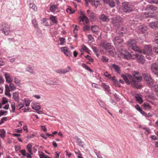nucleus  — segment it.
<instances>
[{
	"mask_svg": "<svg viewBox=\"0 0 158 158\" xmlns=\"http://www.w3.org/2000/svg\"><path fill=\"white\" fill-rule=\"evenodd\" d=\"M132 74L133 76L131 74H126L121 75V77L127 85L131 84L136 88H139L141 85L138 82L141 81L142 77L139 76L138 72L134 71L132 72Z\"/></svg>",
	"mask_w": 158,
	"mask_h": 158,
	"instance_id": "1",
	"label": "nucleus"
},
{
	"mask_svg": "<svg viewBox=\"0 0 158 158\" xmlns=\"http://www.w3.org/2000/svg\"><path fill=\"white\" fill-rule=\"evenodd\" d=\"M147 11L144 13V15L146 17H151L153 15L152 14L154 13V11L157 10V7L153 6L152 5H148L147 7Z\"/></svg>",
	"mask_w": 158,
	"mask_h": 158,
	"instance_id": "2",
	"label": "nucleus"
},
{
	"mask_svg": "<svg viewBox=\"0 0 158 158\" xmlns=\"http://www.w3.org/2000/svg\"><path fill=\"white\" fill-rule=\"evenodd\" d=\"M123 7V10L125 12H132L134 10V6L128 2H124L122 3Z\"/></svg>",
	"mask_w": 158,
	"mask_h": 158,
	"instance_id": "3",
	"label": "nucleus"
},
{
	"mask_svg": "<svg viewBox=\"0 0 158 158\" xmlns=\"http://www.w3.org/2000/svg\"><path fill=\"white\" fill-rule=\"evenodd\" d=\"M0 31L6 35L9 34L10 32V28L9 25L6 24H0Z\"/></svg>",
	"mask_w": 158,
	"mask_h": 158,
	"instance_id": "4",
	"label": "nucleus"
},
{
	"mask_svg": "<svg viewBox=\"0 0 158 158\" xmlns=\"http://www.w3.org/2000/svg\"><path fill=\"white\" fill-rule=\"evenodd\" d=\"M114 44L118 48V47L120 45L121 49H122V43L123 42V40L119 36H116L114 37L113 40Z\"/></svg>",
	"mask_w": 158,
	"mask_h": 158,
	"instance_id": "5",
	"label": "nucleus"
},
{
	"mask_svg": "<svg viewBox=\"0 0 158 158\" xmlns=\"http://www.w3.org/2000/svg\"><path fill=\"white\" fill-rule=\"evenodd\" d=\"M144 80L147 82V83L151 86L153 84L154 82L152 79L150 77V76L148 74L144 73L143 74Z\"/></svg>",
	"mask_w": 158,
	"mask_h": 158,
	"instance_id": "6",
	"label": "nucleus"
},
{
	"mask_svg": "<svg viewBox=\"0 0 158 158\" xmlns=\"http://www.w3.org/2000/svg\"><path fill=\"white\" fill-rule=\"evenodd\" d=\"M122 21V19L119 16H116L112 19V23L115 26L120 25Z\"/></svg>",
	"mask_w": 158,
	"mask_h": 158,
	"instance_id": "7",
	"label": "nucleus"
},
{
	"mask_svg": "<svg viewBox=\"0 0 158 158\" xmlns=\"http://www.w3.org/2000/svg\"><path fill=\"white\" fill-rule=\"evenodd\" d=\"M142 52L145 54L151 55L152 54V50L151 47L149 45H146L142 50Z\"/></svg>",
	"mask_w": 158,
	"mask_h": 158,
	"instance_id": "8",
	"label": "nucleus"
},
{
	"mask_svg": "<svg viewBox=\"0 0 158 158\" xmlns=\"http://www.w3.org/2000/svg\"><path fill=\"white\" fill-rule=\"evenodd\" d=\"M138 32L139 33L146 34L148 33V28L144 25H140L138 27Z\"/></svg>",
	"mask_w": 158,
	"mask_h": 158,
	"instance_id": "9",
	"label": "nucleus"
},
{
	"mask_svg": "<svg viewBox=\"0 0 158 158\" xmlns=\"http://www.w3.org/2000/svg\"><path fill=\"white\" fill-rule=\"evenodd\" d=\"M87 14L90 19L92 21H94L96 20L97 18L95 14L92 11H91L89 10H87Z\"/></svg>",
	"mask_w": 158,
	"mask_h": 158,
	"instance_id": "10",
	"label": "nucleus"
},
{
	"mask_svg": "<svg viewBox=\"0 0 158 158\" xmlns=\"http://www.w3.org/2000/svg\"><path fill=\"white\" fill-rule=\"evenodd\" d=\"M111 69H114L117 73L120 74L121 73L120 68L118 66L115 64H112L110 67Z\"/></svg>",
	"mask_w": 158,
	"mask_h": 158,
	"instance_id": "11",
	"label": "nucleus"
},
{
	"mask_svg": "<svg viewBox=\"0 0 158 158\" xmlns=\"http://www.w3.org/2000/svg\"><path fill=\"white\" fill-rule=\"evenodd\" d=\"M136 56L135 54H131L128 52H126L125 54L123 55L124 57L127 59L135 58Z\"/></svg>",
	"mask_w": 158,
	"mask_h": 158,
	"instance_id": "12",
	"label": "nucleus"
},
{
	"mask_svg": "<svg viewBox=\"0 0 158 158\" xmlns=\"http://www.w3.org/2000/svg\"><path fill=\"white\" fill-rule=\"evenodd\" d=\"M151 68L152 71L156 74L158 75V63L152 64Z\"/></svg>",
	"mask_w": 158,
	"mask_h": 158,
	"instance_id": "13",
	"label": "nucleus"
},
{
	"mask_svg": "<svg viewBox=\"0 0 158 158\" xmlns=\"http://www.w3.org/2000/svg\"><path fill=\"white\" fill-rule=\"evenodd\" d=\"M61 51L67 56L70 57L71 56V53L69 51V49L67 47H62L61 48Z\"/></svg>",
	"mask_w": 158,
	"mask_h": 158,
	"instance_id": "14",
	"label": "nucleus"
},
{
	"mask_svg": "<svg viewBox=\"0 0 158 158\" xmlns=\"http://www.w3.org/2000/svg\"><path fill=\"white\" fill-rule=\"evenodd\" d=\"M136 43L135 40H130L127 42V46L129 48H132L135 46Z\"/></svg>",
	"mask_w": 158,
	"mask_h": 158,
	"instance_id": "15",
	"label": "nucleus"
},
{
	"mask_svg": "<svg viewBox=\"0 0 158 158\" xmlns=\"http://www.w3.org/2000/svg\"><path fill=\"white\" fill-rule=\"evenodd\" d=\"M137 60L138 62L141 64H143L144 62V59L143 56L141 55H138L135 54Z\"/></svg>",
	"mask_w": 158,
	"mask_h": 158,
	"instance_id": "16",
	"label": "nucleus"
},
{
	"mask_svg": "<svg viewBox=\"0 0 158 158\" xmlns=\"http://www.w3.org/2000/svg\"><path fill=\"white\" fill-rule=\"evenodd\" d=\"M4 76L6 82L9 83H10L12 82L13 79L11 78L10 76L8 73H4Z\"/></svg>",
	"mask_w": 158,
	"mask_h": 158,
	"instance_id": "17",
	"label": "nucleus"
},
{
	"mask_svg": "<svg viewBox=\"0 0 158 158\" xmlns=\"http://www.w3.org/2000/svg\"><path fill=\"white\" fill-rule=\"evenodd\" d=\"M71 70V68L70 67L68 66L65 69H59L56 71V72L60 74H64L66 73L69 72Z\"/></svg>",
	"mask_w": 158,
	"mask_h": 158,
	"instance_id": "18",
	"label": "nucleus"
},
{
	"mask_svg": "<svg viewBox=\"0 0 158 158\" xmlns=\"http://www.w3.org/2000/svg\"><path fill=\"white\" fill-rule=\"evenodd\" d=\"M126 30V29L122 27H119L116 30V32L118 34L121 35L123 33L125 32Z\"/></svg>",
	"mask_w": 158,
	"mask_h": 158,
	"instance_id": "19",
	"label": "nucleus"
},
{
	"mask_svg": "<svg viewBox=\"0 0 158 158\" xmlns=\"http://www.w3.org/2000/svg\"><path fill=\"white\" fill-rule=\"evenodd\" d=\"M100 19L102 21L108 22L110 21V19L108 16L104 14L101 15L99 17Z\"/></svg>",
	"mask_w": 158,
	"mask_h": 158,
	"instance_id": "20",
	"label": "nucleus"
},
{
	"mask_svg": "<svg viewBox=\"0 0 158 158\" xmlns=\"http://www.w3.org/2000/svg\"><path fill=\"white\" fill-rule=\"evenodd\" d=\"M105 2L111 7H113L115 6V3L113 0H106Z\"/></svg>",
	"mask_w": 158,
	"mask_h": 158,
	"instance_id": "21",
	"label": "nucleus"
},
{
	"mask_svg": "<svg viewBox=\"0 0 158 158\" xmlns=\"http://www.w3.org/2000/svg\"><path fill=\"white\" fill-rule=\"evenodd\" d=\"M13 97L15 100L19 103V94L17 92H14L13 94Z\"/></svg>",
	"mask_w": 158,
	"mask_h": 158,
	"instance_id": "22",
	"label": "nucleus"
},
{
	"mask_svg": "<svg viewBox=\"0 0 158 158\" xmlns=\"http://www.w3.org/2000/svg\"><path fill=\"white\" fill-rule=\"evenodd\" d=\"M156 21L148 23V26L152 29L156 28Z\"/></svg>",
	"mask_w": 158,
	"mask_h": 158,
	"instance_id": "23",
	"label": "nucleus"
},
{
	"mask_svg": "<svg viewBox=\"0 0 158 158\" xmlns=\"http://www.w3.org/2000/svg\"><path fill=\"white\" fill-rule=\"evenodd\" d=\"M142 106L145 110H149L151 109V107L149 103L145 102L142 105Z\"/></svg>",
	"mask_w": 158,
	"mask_h": 158,
	"instance_id": "24",
	"label": "nucleus"
},
{
	"mask_svg": "<svg viewBox=\"0 0 158 158\" xmlns=\"http://www.w3.org/2000/svg\"><path fill=\"white\" fill-rule=\"evenodd\" d=\"M32 109L35 110H40V105L37 103L32 105Z\"/></svg>",
	"mask_w": 158,
	"mask_h": 158,
	"instance_id": "25",
	"label": "nucleus"
},
{
	"mask_svg": "<svg viewBox=\"0 0 158 158\" xmlns=\"http://www.w3.org/2000/svg\"><path fill=\"white\" fill-rule=\"evenodd\" d=\"M103 46L106 49H111L113 47L110 43H106L103 45Z\"/></svg>",
	"mask_w": 158,
	"mask_h": 158,
	"instance_id": "26",
	"label": "nucleus"
},
{
	"mask_svg": "<svg viewBox=\"0 0 158 158\" xmlns=\"http://www.w3.org/2000/svg\"><path fill=\"white\" fill-rule=\"evenodd\" d=\"M135 98L136 99V100L139 103H142L143 102V100L142 98L139 96V95L137 94L135 96Z\"/></svg>",
	"mask_w": 158,
	"mask_h": 158,
	"instance_id": "27",
	"label": "nucleus"
},
{
	"mask_svg": "<svg viewBox=\"0 0 158 158\" xmlns=\"http://www.w3.org/2000/svg\"><path fill=\"white\" fill-rule=\"evenodd\" d=\"M156 91V94L158 96V84H155L154 83L151 86Z\"/></svg>",
	"mask_w": 158,
	"mask_h": 158,
	"instance_id": "28",
	"label": "nucleus"
},
{
	"mask_svg": "<svg viewBox=\"0 0 158 158\" xmlns=\"http://www.w3.org/2000/svg\"><path fill=\"white\" fill-rule=\"evenodd\" d=\"M102 86L106 90L108 91V92L110 93V90L109 89V87L108 85H106L105 83H102Z\"/></svg>",
	"mask_w": 158,
	"mask_h": 158,
	"instance_id": "29",
	"label": "nucleus"
},
{
	"mask_svg": "<svg viewBox=\"0 0 158 158\" xmlns=\"http://www.w3.org/2000/svg\"><path fill=\"white\" fill-rule=\"evenodd\" d=\"M29 6L31 8H32L35 11L37 10V6L33 3H31L29 4Z\"/></svg>",
	"mask_w": 158,
	"mask_h": 158,
	"instance_id": "30",
	"label": "nucleus"
},
{
	"mask_svg": "<svg viewBox=\"0 0 158 158\" xmlns=\"http://www.w3.org/2000/svg\"><path fill=\"white\" fill-rule=\"evenodd\" d=\"M131 49L135 51L138 52H142V50H141L139 47L135 46V45Z\"/></svg>",
	"mask_w": 158,
	"mask_h": 158,
	"instance_id": "31",
	"label": "nucleus"
},
{
	"mask_svg": "<svg viewBox=\"0 0 158 158\" xmlns=\"http://www.w3.org/2000/svg\"><path fill=\"white\" fill-rule=\"evenodd\" d=\"M98 28V27L96 25L93 26L91 27V30L93 33H96L97 31Z\"/></svg>",
	"mask_w": 158,
	"mask_h": 158,
	"instance_id": "32",
	"label": "nucleus"
},
{
	"mask_svg": "<svg viewBox=\"0 0 158 158\" xmlns=\"http://www.w3.org/2000/svg\"><path fill=\"white\" fill-rule=\"evenodd\" d=\"M57 5H53L50 7V10L51 11L53 12L57 9Z\"/></svg>",
	"mask_w": 158,
	"mask_h": 158,
	"instance_id": "33",
	"label": "nucleus"
},
{
	"mask_svg": "<svg viewBox=\"0 0 158 158\" xmlns=\"http://www.w3.org/2000/svg\"><path fill=\"white\" fill-rule=\"evenodd\" d=\"M80 21L85 22L86 23H87L89 22V19L87 17V19L83 18V17H80Z\"/></svg>",
	"mask_w": 158,
	"mask_h": 158,
	"instance_id": "34",
	"label": "nucleus"
},
{
	"mask_svg": "<svg viewBox=\"0 0 158 158\" xmlns=\"http://www.w3.org/2000/svg\"><path fill=\"white\" fill-rule=\"evenodd\" d=\"M5 131L4 129L0 130V136L2 138H3L5 136Z\"/></svg>",
	"mask_w": 158,
	"mask_h": 158,
	"instance_id": "35",
	"label": "nucleus"
},
{
	"mask_svg": "<svg viewBox=\"0 0 158 158\" xmlns=\"http://www.w3.org/2000/svg\"><path fill=\"white\" fill-rule=\"evenodd\" d=\"M57 80H52L50 82L51 85H59V84L57 82Z\"/></svg>",
	"mask_w": 158,
	"mask_h": 158,
	"instance_id": "36",
	"label": "nucleus"
},
{
	"mask_svg": "<svg viewBox=\"0 0 158 158\" xmlns=\"http://www.w3.org/2000/svg\"><path fill=\"white\" fill-rule=\"evenodd\" d=\"M11 106L12 109V112L14 113L15 111V104L14 102H12L11 103Z\"/></svg>",
	"mask_w": 158,
	"mask_h": 158,
	"instance_id": "37",
	"label": "nucleus"
},
{
	"mask_svg": "<svg viewBox=\"0 0 158 158\" xmlns=\"http://www.w3.org/2000/svg\"><path fill=\"white\" fill-rule=\"evenodd\" d=\"M95 6L97 8L98 5L100 4L101 0H93Z\"/></svg>",
	"mask_w": 158,
	"mask_h": 158,
	"instance_id": "38",
	"label": "nucleus"
},
{
	"mask_svg": "<svg viewBox=\"0 0 158 158\" xmlns=\"http://www.w3.org/2000/svg\"><path fill=\"white\" fill-rule=\"evenodd\" d=\"M66 11L69 14L73 13L75 11H73L70 7L67 8L66 10Z\"/></svg>",
	"mask_w": 158,
	"mask_h": 158,
	"instance_id": "39",
	"label": "nucleus"
},
{
	"mask_svg": "<svg viewBox=\"0 0 158 158\" xmlns=\"http://www.w3.org/2000/svg\"><path fill=\"white\" fill-rule=\"evenodd\" d=\"M9 87H10V89L11 90H14L15 89V87L14 84L13 83H10Z\"/></svg>",
	"mask_w": 158,
	"mask_h": 158,
	"instance_id": "40",
	"label": "nucleus"
},
{
	"mask_svg": "<svg viewBox=\"0 0 158 158\" xmlns=\"http://www.w3.org/2000/svg\"><path fill=\"white\" fill-rule=\"evenodd\" d=\"M32 23L34 25V26L35 28H38V25L36 23V20L35 19H33L32 20Z\"/></svg>",
	"mask_w": 158,
	"mask_h": 158,
	"instance_id": "41",
	"label": "nucleus"
},
{
	"mask_svg": "<svg viewBox=\"0 0 158 158\" xmlns=\"http://www.w3.org/2000/svg\"><path fill=\"white\" fill-rule=\"evenodd\" d=\"M99 105L102 107L104 108L105 109H106V108L105 107V104L102 101H100L99 102Z\"/></svg>",
	"mask_w": 158,
	"mask_h": 158,
	"instance_id": "42",
	"label": "nucleus"
},
{
	"mask_svg": "<svg viewBox=\"0 0 158 158\" xmlns=\"http://www.w3.org/2000/svg\"><path fill=\"white\" fill-rule=\"evenodd\" d=\"M90 29L89 27L87 25H85L83 27V29L85 31H89L90 30Z\"/></svg>",
	"mask_w": 158,
	"mask_h": 158,
	"instance_id": "43",
	"label": "nucleus"
},
{
	"mask_svg": "<svg viewBox=\"0 0 158 158\" xmlns=\"http://www.w3.org/2000/svg\"><path fill=\"white\" fill-rule=\"evenodd\" d=\"M40 158H47V156L45 155L43 152H41L39 155Z\"/></svg>",
	"mask_w": 158,
	"mask_h": 158,
	"instance_id": "44",
	"label": "nucleus"
},
{
	"mask_svg": "<svg viewBox=\"0 0 158 158\" xmlns=\"http://www.w3.org/2000/svg\"><path fill=\"white\" fill-rule=\"evenodd\" d=\"M50 19L54 23H57V21L56 20L54 17L52 16L50 17Z\"/></svg>",
	"mask_w": 158,
	"mask_h": 158,
	"instance_id": "45",
	"label": "nucleus"
},
{
	"mask_svg": "<svg viewBox=\"0 0 158 158\" xmlns=\"http://www.w3.org/2000/svg\"><path fill=\"white\" fill-rule=\"evenodd\" d=\"M65 39L64 38H60L59 39V40L61 42L60 45H63L65 42Z\"/></svg>",
	"mask_w": 158,
	"mask_h": 158,
	"instance_id": "46",
	"label": "nucleus"
},
{
	"mask_svg": "<svg viewBox=\"0 0 158 158\" xmlns=\"http://www.w3.org/2000/svg\"><path fill=\"white\" fill-rule=\"evenodd\" d=\"M7 99L5 98H3L2 100V104L3 105L4 104L7 103Z\"/></svg>",
	"mask_w": 158,
	"mask_h": 158,
	"instance_id": "47",
	"label": "nucleus"
},
{
	"mask_svg": "<svg viewBox=\"0 0 158 158\" xmlns=\"http://www.w3.org/2000/svg\"><path fill=\"white\" fill-rule=\"evenodd\" d=\"M153 51L155 52L158 54V46H155L153 48Z\"/></svg>",
	"mask_w": 158,
	"mask_h": 158,
	"instance_id": "48",
	"label": "nucleus"
},
{
	"mask_svg": "<svg viewBox=\"0 0 158 158\" xmlns=\"http://www.w3.org/2000/svg\"><path fill=\"white\" fill-rule=\"evenodd\" d=\"M14 82L17 84L19 85L20 83V81L17 78L15 77L14 79Z\"/></svg>",
	"mask_w": 158,
	"mask_h": 158,
	"instance_id": "49",
	"label": "nucleus"
},
{
	"mask_svg": "<svg viewBox=\"0 0 158 158\" xmlns=\"http://www.w3.org/2000/svg\"><path fill=\"white\" fill-rule=\"evenodd\" d=\"M113 83L115 86L118 87L120 86V84L117 80H115L114 81V82Z\"/></svg>",
	"mask_w": 158,
	"mask_h": 158,
	"instance_id": "50",
	"label": "nucleus"
},
{
	"mask_svg": "<svg viewBox=\"0 0 158 158\" xmlns=\"http://www.w3.org/2000/svg\"><path fill=\"white\" fill-rule=\"evenodd\" d=\"M81 48L82 50L87 52L88 50H89L88 49V48L87 47L84 45H82L81 46Z\"/></svg>",
	"mask_w": 158,
	"mask_h": 158,
	"instance_id": "51",
	"label": "nucleus"
},
{
	"mask_svg": "<svg viewBox=\"0 0 158 158\" xmlns=\"http://www.w3.org/2000/svg\"><path fill=\"white\" fill-rule=\"evenodd\" d=\"M102 60L104 62H107L108 61V59L106 57L102 56Z\"/></svg>",
	"mask_w": 158,
	"mask_h": 158,
	"instance_id": "52",
	"label": "nucleus"
},
{
	"mask_svg": "<svg viewBox=\"0 0 158 158\" xmlns=\"http://www.w3.org/2000/svg\"><path fill=\"white\" fill-rule=\"evenodd\" d=\"M135 108L136 109L139 111V112H140L141 111L142 109H141V108L138 105H137L135 106Z\"/></svg>",
	"mask_w": 158,
	"mask_h": 158,
	"instance_id": "53",
	"label": "nucleus"
},
{
	"mask_svg": "<svg viewBox=\"0 0 158 158\" xmlns=\"http://www.w3.org/2000/svg\"><path fill=\"white\" fill-rule=\"evenodd\" d=\"M85 57L87 59H88L89 60V61H90L91 62H92L93 61V58L91 56H89L88 55H87L85 56Z\"/></svg>",
	"mask_w": 158,
	"mask_h": 158,
	"instance_id": "54",
	"label": "nucleus"
},
{
	"mask_svg": "<svg viewBox=\"0 0 158 158\" xmlns=\"http://www.w3.org/2000/svg\"><path fill=\"white\" fill-rule=\"evenodd\" d=\"M18 103V104H17V106H20L19 108V109H20L22 108L24 106V104H22L21 102H19V103Z\"/></svg>",
	"mask_w": 158,
	"mask_h": 158,
	"instance_id": "55",
	"label": "nucleus"
},
{
	"mask_svg": "<svg viewBox=\"0 0 158 158\" xmlns=\"http://www.w3.org/2000/svg\"><path fill=\"white\" fill-rule=\"evenodd\" d=\"M5 92H10V87L7 85H5Z\"/></svg>",
	"mask_w": 158,
	"mask_h": 158,
	"instance_id": "56",
	"label": "nucleus"
},
{
	"mask_svg": "<svg viewBox=\"0 0 158 158\" xmlns=\"http://www.w3.org/2000/svg\"><path fill=\"white\" fill-rule=\"evenodd\" d=\"M114 95L115 98L116 99L117 101H119L120 100V98L118 97V96L117 94L115 93L114 94Z\"/></svg>",
	"mask_w": 158,
	"mask_h": 158,
	"instance_id": "57",
	"label": "nucleus"
},
{
	"mask_svg": "<svg viewBox=\"0 0 158 158\" xmlns=\"http://www.w3.org/2000/svg\"><path fill=\"white\" fill-rule=\"evenodd\" d=\"M92 86L93 87H94L96 88H97V89L99 88V87L98 86V85L97 84L94 83H93L92 84Z\"/></svg>",
	"mask_w": 158,
	"mask_h": 158,
	"instance_id": "58",
	"label": "nucleus"
},
{
	"mask_svg": "<svg viewBox=\"0 0 158 158\" xmlns=\"http://www.w3.org/2000/svg\"><path fill=\"white\" fill-rule=\"evenodd\" d=\"M93 49L94 52H95L96 53V54L97 55V56H98V55L97 54L98 52V50L95 47H93Z\"/></svg>",
	"mask_w": 158,
	"mask_h": 158,
	"instance_id": "59",
	"label": "nucleus"
},
{
	"mask_svg": "<svg viewBox=\"0 0 158 158\" xmlns=\"http://www.w3.org/2000/svg\"><path fill=\"white\" fill-rule=\"evenodd\" d=\"M150 138H151L153 140H157V137L154 135H151L150 137Z\"/></svg>",
	"mask_w": 158,
	"mask_h": 158,
	"instance_id": "60",
	"label": "nucleus"
},
{
	"mask_svg": "<svg viewBox=\"0 0 158 158\" xmlns=\"http://www.w3.org/2000/svg\"><path fill=\"white\" fill-rule=\"evenodd\" d=\"M21 152L23 156H26V151L25 150H21Z\"/></svg>",
	"mask_w": 158,
	"mask_h": 158,
	"instance_id": "61",
	"label": "nucleus"
},
{
	"mask_svg": "<svg viewBox=\"0 0 158 158\" xmlns=\"http://www.w3.org/2000/svg\"><path fill=\"white\" fill-rule=\"evenodd\" d=\"M5 94L9 98H10L11 96V94L10 93V92H5Z\"/></svg>",
	"mask_w": 158,
	"mask_h": 158,
	"instance_id": "62",
	"label": "nucleus"
},
{
	"mask_svg": "<svg viewBox=\"0 0 158 158\" xmlns=\"http://www.w3.org/2000/svg\"><path fill=\"white\" fill-rule=\"evenodd\" d=\"M104 76L106 77H108L110 76H111L110 74H108L107 72H106L104 74Z\"/></svg>",
	"mask_w": 158,
	"mask_h": 158,
	"instance_id": "63",
	"label": "nucleus"
},
{
	"mask_svg": "<svg viewBox=\"0 0 158 158\" xmlns=\"http://www.w3.org/2000/svg\"><path fill=\"white\" fill-rule=\"evenodd\" d=\"M32 155V154H31V153H27L26 154V156L28 158H32L31 156V155Z\"/></svg>",
	"mask_w": 158,
	"mask_h": 158,
	"instance_id": "64",
	"label": "nucleus"
}]
</instances>
